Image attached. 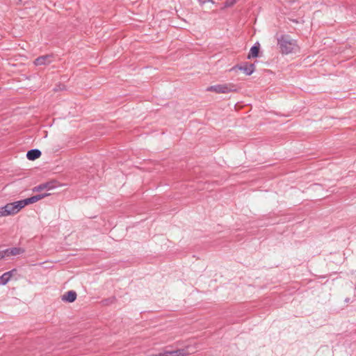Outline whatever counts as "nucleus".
Instances as JSON below:
<instances>
[{
    "label": "nucleus",
    "mask_w": 356,
    "mask_h": 356,
    "mask_svg": "<svg viewBox=\"0 0 356 356\" xmlns=\"http://www.w3.org/2000/svg\"><path fill=\"white\" fill-rule=\"evenodd\" d=\"M76 296L75 291H69L63 296L62 300L68 302H73L76 299Z\"/></svg>",
    "instance_id": "1a4fd4ad"
},
{
    "label": "nucleus",
    "mask_w": 356,
    "mask_h": 356,
    "mask_svg": "<svg viewBox=\"0 0 356 356\" xmlns=\"http://www.w3.org/2000/svg\"><path fill=\"white\" fill-rule=\"evenodd\" d=\"M5 258H6V254L5 250L0 251V260L5 259Z\"/></svg>",
    "instance_id": "4468645a"
},
{
    "label": "nucleus",
    "mask_w": 356,
    "mask_h": 356,
    "mask_svg": "<svg viewBox=\"0 0 356 356\" xmlns=\"http://www.w3.org/2000/svg\"><path fill=\"white\" fill-rule=\"evenodd\" d=\"M44 63V58L40 57L35 60V64L37 65H42Z\"/></svg>",
    "instance_id": "ddd939ff"
},
{
    "label": "nucleus",
    "mask_w": 356,
    "mask_h": 356,
    "mask_svg": "<svg viewBox=\"0 0 356 356\" xmlns=\"http://www.w3.org/2000/svg\"><path fill=\"white\" fill-rule=\"evenodd\" d=\"M149 356H165V354H164V351L163 352H161V353H156V354H152Z\"/></svg>",
    "instance_id": "2eb2a0df"
},
{
    "label": "nucleus",
    "mask_w": 356,
    "mask_h": 356,
    "mask_svg": "<svg viewBox=\"0 0 356 356\" xmlns=\"http://www.w3.org/2000/svg\"><path fill=\"white\" fill-rule=\"evenodd\" d=\"M42 155V152L38 149H31L26 154V157L30 161H34L40 158Z\"/></svg>",
    "instance_id": "9d476101"
},
{
    "label": "nucleus",
    "mask_w": 356,
    "mask_h": 356,
    "mask_svg": "<svg viewBox=\"0 0 356 356\" xmlns=\"http://www.w3.org/2000/svg\"><path fill=\"white\" fill-rule=\"evenodd\" d=\"M43 197V195H37L24 200L8 203L5 206L0 207V217L15 216L27 205L34 204Z\"/></svg>",
    "instance_id": "f257e3e1"
},
{
    "label": "nucleus",
    "mask_w": 356,
    "mask_h": 356,
    "mask_svg": "<svg viewBox=\"0 0 356 356\" xmlns=\"http://www.w3.org/2000/svg\"><path fill=\"white\" fill-rule=\"evenodd\" d=\"M5 251L6 254V257L20 255L24 252V250L19 247L8 248L5 250Z\"/></svg>",
    "instance_id": "0eeeda50"
},
{
    "label": "nucleus",
    "mask_w": 356,
    "mask_h": 356,
    "mask_svg": "<svg viewBox=\"0 0 356 356\" xmlns=\"http://www.w3.org/2000/svg\"><path fill=\"white\" fill-rule=\"evenodd\" d=\"M60 186V184L55 180L46 183V196L54 194V190Z\"/></svg>",
    "instance_id": "6e6552de"
},
{
    "label": "nucleus",
    "mask_w": 356,
    "mask_h": 356,
    "mask_svg": "<svg viewBox=\"0 0 356 356\" xmlns=\"http://www.w3.org/2000/svg\"><path fill=\"white\" fill-rule=\"evenodd\" d=\"M237 0H226L225 3V7H231L236 3Z\"/></svg>",
    "instance_id": "f8f14e48"
},
{
    "label": "nucleus",
    "mask_w": 356,
    "mask_h": 356,
    "mask_svg": "<svg viewBox=\"0 0 356 356\" xmlns=\"http://www.w3.org/2000/svg\"><path fill=\"white\" fill-rule=\"evenodd\" d=\"M278 42L282 54H296L299 51V47L296 42L287 35L282 36Z\"/></svg>",
    "instance_id": "f03ea898"
},
{
    "label": "nucleus",
    "mask_w": 356,
    "mask_h": 356,
    "mask_svg": "<svg viewBox=\"0 0 356 356\" xmlns=\"http://www.w3.org/2000/svg\"><path fill=\"white\" fill-rule=\"evenodd\" d=\"M207 91L213 92L217 94H225L236 92L235 86L233 83H223L211 86L207 88Z\"/></svg>",
    "instance_id": "7ed1b4c3"
},
{
    "label": "nucleus",
    "mask_w": 356,
    "mask_h": 356,
    "mask_svg": "<svg viewBox=\"0 0 356 356\" xmlns=\"http://www.w3.org/2000/svg\"><path fill=\"white\" fill-rule=\"evenodd\" d=\"M17 273L16 269H13L10 271L4 273L0 276V285H6L11 279V277L15 275Z\"/></svg>",
    "instance_id": "423d86ee"
},
{
    "label": "nucleus",
    "mask_w": 356,
    "mask_h": 356,
    "mask_svg": "<svg viewBox=\"0 0 356 356\" xmlns=\"http://www.w3.org/2000/svg\"><path fill=\"white\" fill-rule=\"evenodd\" d=\"M242 71L245 75H251L255 70V65L253 63H245L243 65H237L232 68V70Z\"/></svg>",
    "instance_id": "20e7f679"
},
{
    "label": "nucleus",
    "mask_w": 356,
    "mask_h": 356,
    "mask_svg": "<svg viewBox=\"0 0 356 356\" xmlns=\"http://www.w3.org/2000/svg\"><path fill=\"white\" fill-rule=\"evenodd\" d=\"M163 351L165 356H187L189 355L187 348L172 350H165Z\"/></svg>",
    "instance_id": "39448f33"
},
{
    "label": "nucleus",
    "mask_w": 356,
    "mask_h": 356,
    "mask_svg": "<svg viewBox=\"0 0 356 356\" xmlns=\"http://www.w3.org/2000/svg\"><path fill=\"white\" fill-rule=\"evenodd\" d=\"M260 49V45L259 43L255 44L254 46L251 47L250 52L247 56L248 59H251L252 58H257L259 56Z\"/></svg>",
    "instance_id": "9b49d317"
},
{
    "label": "nucleus",
    "mask_w": 356,
    "mask_h": 356,
    "mask_svg": "<svg viewBox=\"0 0 356 356\" xmlns=\"http://www.w3.org/2000/svg\"><path fill=\"white\" fill-rule=\"evenodd\" d=\"M199 1L201 3H209V2H212V0H199Z\"/></svg>",
    "instance_id": "dca6fc26"
}]
</instances>
